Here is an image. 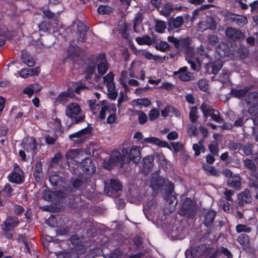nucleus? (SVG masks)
Returning a JSON list of instances; mask_svg holds the SVG:
<instances>
[{"instance_id":"obj_1","label":"nucleus","mask_w":258,"mask_h":258,"mask_svg":"<svg viewBox=\"0 0 258 258\" xmlns=\"http://www.w3.org/2000/svg\"><path fill=\"white\" fill-rule=\"evenodd\" d=\"M65 114L71 120L72 124H77L83 122L85 115L79 105L77 103H71L65 108Z\"/></svg>"},{"instance_id":"obj_2","label":"nucleus","mask_w":258,"mask_h":258,"mask_svg":"<svg viewBox=\"0 0 258 258\" xmlns=\"http://www.w3.org/2000/svg\"><path fill=\"white\" fill-rule=\"evenodd\" d=\"M121 154L124 159V163L131 160L135 163H138L141 160L140 149L137 146H133L130 149H123Z\"/></svg>"},{"instance_id":"obj_3","label":"nucleus","mask_w":258,"mask_h":258,"mask_svg":"<svg viewBox=\"0 0 258 258\" xmlns=\"http://www.w3.org/2000/svg\"><path fill=\"white\" fill-rule=\"evenodd\" d=\"M124 164V159L122 157L121 153L118 151H113L109 159H106L103 162V166L105 168L110 170L115 165L122 167Z\"/></svg>"},{"instance_id":"obj_4","label":"nucleus","mask_w":258,"mask_h":258,"mask_svg":"<svg viewBox=\"0 0 258 258\" xmlns=\"http://www.w3.org/2000/svg\"><path fill=\"white\" fill-rule=\"evenodd\" d=\"M167 39L169 42L173 43L174 46L177 49L185 51L187 52H190L191 50L188 37L178 39L173 36H168Z\"/></svg>"},{"instance_id":"obj_5","label":"nucleus","mask_w":258,"mask_h":258,"mask_svg":"<svg viewBox=\"0 0 258 258\" xmlns=\"http://www.w3.org/2000/svg\"><path fill=\"white\" fill-rule=\"evenodd\" d=\"M91 132V128H85L79 132L70 135L69 139L75 144H81L83 143L87 138V135Z\"/></svg>"},{"instance_id":"obj_6","label":"nucleus","mask_w":258,"mask_h":258,"mask_svg":"<svg viewBox=\"0 0 258 258\" xmlns=\"http://www.w3.org/2000/svg\"><path fill=\"white\" fill-rule=\"evenodd\" d=\"M19 223V220L17 217L9 216L4 222L2 229L6 232L11 231L18 226Z\"/></svg>"},{"instance_id":"obj_7","label":"nucleus","mask_w":258,"mask_h":258,"mask_svg":"<svg viewBox=\"0 0 258 258\" xmlns=\"http://www.w3.org/2000/svg\"><path fill=\"white\" fill-rule=\"evenodd\" d=\"M166 184V179L158 174H153L151 180L150 186L155 192L160 191L164 184Z\"/></svg>"},{"instance_id":"obj_8","label":"nucleus","mask_w":258,"mask_h":258,"mask_svg":"<svg viewBox=\"0 0 258 258\" xmlns=\"http://www.w3.org/2000/svg\"><path fill=\"white\" fill-rule=\"evenodd\" d=\"M116 108L114 104H109L106 101L101 102V108L99 112V118L100 120L105 119L106 115L111 113L112 112H116Z\"/></svg>"},{"instance_id":"obj_9","label":"nucleus","mask_w":258,"mask_h":258,"mask_svg":"<svg viewBox=\"0 0 258 258\" xmlns=\"http://www.w3.org/2000/svg\"><path fill=\"white\" fill-rule=\"evenodd\" d=\"M22 145L24 149L27 153H30L32 156L36 154L37 143L34 138H28L25 142H23Z\"/></svg>"},{"instance_id":"obj_10","label":"nucleus","mask_w":258,"mask_h":258,"mask_svg":"<svg viewBox=\"0 0 258 258\" xmlns=\"http://www.w3.org/2000/svg\"><path fill=\"white\" fill-rule=\"evenodd\" d=\"M198 26L201 31H204L208 29L215 30L217 28V22L214 18L209 17L205 21L199 22Z\"/></svg>"},{"instance_id":"obj_11","label":"nucleus","mask_w":258,"mask_h":258,"mask_svg":"<svg viewBox=\"0 0 258 258\" xmlns=\"http://www.w3.org/2000/svg\"><path fill=\"white\" fill-rule=\"evenodd\" d=\"M225 34L227 38L233 40H240L244 38L243 33L240 30L232 27L226 29Z\"/></svg>"},{"instance_id":"obj_12","label":"nucleus","mask_w":258,"mask_h":258,"mask_svg":"<svg viewBox=\"0 0 258 258\" xmlns=\"http://www.w3.org/2000/svg\"><path fill=\"white\" fill-rule=\"evenodd\" d=\"M89 28L83 23L79 22L77 25V31L76 33V37L78 42H84L86 40V33Z\"/></svg>"},{"instance_id":"obj_13","label":"nucleus","mask_w":258,"mask_h":258,"mask_svg":"<svg viewBox=\"0 0 258 258\" xmlns=\"http://www.w3.org/2000/svg\"><path fill=\"white\" fill-rule=\"evenodd\" d=\"M81 166L82 170L86 174L90 175L95 172V167L93 163L92 159L90 158H85L81 163Z\"/></svg>"},{"instance_id":"obj_14","label":"nucleus","mask_w":258,"mask_h":258,"mask_svg":"<svg viewBox=\"0 0 258 258\" xmlns=\"http://www.w3.org/2000/svg\"><path fill=\"white\" fill-rule=\"evenodd\" d=\"M238 199V205L240 206H242L246 204L250 203L252 201V198L250 190L248 188H245L243 191L239 194Z\"/></svg>"},{"instance_id":"obj_15","label":"nucleus","mask_w":258,"mask_h":258,"mask_svg":"<svg viewBox=\"0 0 258 258\" xmlns=\"http://www.w3.org/2000/svg\"><path fill=\"white\" fill-rule=\"evenodd\" d=\"M173 74L183 81H188L191 77V73L187 71L186 67L180 68L178 71L174 72Z\"/></svg>"},{"instance_id":"obj_16","label":"nucleus","mask_w":258,"mask_h":258,"mask_svg":"<svg viewBox=\"0 0 258 258\" xmlns=\"http://www.w3.org/2000/svg\"><path fill=\"white\" fill-rule=\"evenodd\" d=\"M227 185L231 188L239 190L241 185V178L238 175H234L227 180Z\"/></svg>"},{"instance_id":"obj_17","label":"nucleus","mask_w":258,"mask_h":258,"mask_svg":"<svg viewBox=\"0 0 258 258\" xmlns=\"http://www.w3.org/2000/svg\"><path fill=\"white\" fill-rule=\"evenodd\" d=\"M222 62L220 60H217L212 63H208L207 71L209 74H217L222 68Z\"/></svg>"},{"instance_id":"obj_18","label":"nucleus","mask_w":258,"mask_h":258,"mask_svg":"<svg viewBox=\"0 0 258 258\" xmlns=\"http://www.w3.org/2000/svg\"><path fill=\"white\" fill-rule=\"evenodd\" d=\"M157 210V204L155 202H149L144 208V212L147 218L151 220V215L155 213Z\"/></svg>"},{"instance_id":"obj_19","label":"nucleus","mask_w":258,"mask_h":258,"mask_svg":"<svg viewBox=\"0 0 258 258\" xmlns=\"http://www.w3.org/2000/svg\"><path fill=\"white\" fill-rule=\"evenodd\" d=\"M74 96V93L70 89L66 91L62 92L56 98V101L59 103L64 104L68 101L69 98H72Z\"/></svg>"},{"instance_id":"obj_20","label":"nucleus","mask_w":258,"mask_h":258,"mask_svg":"<svg viewBox=\"0 0 258 258\" xmlns=\"http://www.w3.org/2000/svg\"><path fill=\"white\" fill-rule=\"evenodd\" d=\"M143 143L153 144L160 147H169L168 144L167 142L162 141L160 139L154 137L144 139Z\"/></svg>"},{"instance_id":"obj_21","label":"nucleus","mask_w":258,"mask_h":258,"mask_svg":"<svg viewBox=\"0 0 258 258\" xmlns=\"http://www.w3.org/2000/svg\"><path fill=\"white\" fill-rule=\"evenodd\" d=\"M216 213L213 211L207 212L204 215V224L207 227H211L214 221Z\"/></svg>"},{"instance_id":"obj_22","label":"nucleus","mask_w":258,"mask_h":258,"mask_svg":"<svg viewBox=\"0 0 258 258\" xmlns=\"http://www.w3.org/2000/svg\"><path fill=\"white\" fill-rule=\"evenodd\" d=\"M154 157L152 156H148L144 158L142 160L143 171L145 173H148L153 166Z\"/></svg>"},{"instance_id":"obj_23","label":"nucleus","mask_w":258,"mask_h":258,"mask_svg":"<svg viewBox=\"0 0 258 258\" xmlns=\"http://www.w3.org/2000/svg\"><path fill=\"white\" fill-rule=\"evenodd\" d=\"M237 241L243 249H246L249 246V236L245 233L240 234L237 238Z\"/></svg>"},{"instance_id":"obj_24","label":"nucleus","mask_w":258,"mask_h":258,"mask_svg":"<svg viewBox=\"0 0 258 258\" xmlns=\"http://www.w3.org/2000/svg\"><path fill=\"white\" fill-rule=\"evenodd\" d=\"M58 192L56 191H51L48 190H45L42 193L43 199L47 201H51L54 200H57V195Z\"/></svg>"},{"instance_id":"obj_25","label":"nucleus","mask_w":258,"mask_h":258,"mask_svg":"<svg viewBox=\"0 0 258 258\" xmlns=\"http://www.w3.org/2000/svg\"><path fill=\"white\" fill-rule=\"evenodd\" d=\"M118 29L123 38L128 39L129 34L127 32V25L125 22L123 21L120 22L118 24Z\"/></svg>"},{"instance_id":"obj_26","label":"nucleus","mask_w":258,"mask_h":258,"mask_svg":"<svg viewBox=\"0 0 258 258\" xmlns=\"http://www.w3.org/2000/svg\"><path fill=\"white\" fill-rule=\"evenodd\" d=\"M21 59L24 63L29 67H32L34 65L35 62L33 58L30 56L27 52H21Z\"/></svg>"},{"instance_id":"obj_27","label":"nucleus","mask_w":258,"mask_h":258,"mask_svg":"<svg viewBox=\"0 0 258 258\" xmlns=\"http://www.w3.org/2000/svg\"><path fill=\"white\" fill-rule=\"evenodd\" d=\"M249 88L245 87L243 89L236 90V89H232L231 90L232 95L235 97L238 98L239 99L243 98L247 93L249 90Z\"/></svg>"},{"instance_id":"obj_28","label":"nucleus","mask_w":258,"mask_h":258,"mask_svg":"<svg viewBox=\"0 0 258 258\" xmlns=\"http://www.w3.org/2000/svg\"><path fill=\"white\" fill-rule=\"evenodd\" d=\"M190 203L189 200L188 199L186 200L185 202L182 205L181 208L179 212V213L181 215H189L191 212V205L188 204Z\"/></svg>"},{"instance_id":"obj_29","label":"nucleus","mask_w":258,"mask_h":258,"mask_svg":"<svg viewBox=\"0 0 258 258\" xmlns=\"http://www.w3.org/2000/svg\"><path fill=\"white\" fill-rule=\"evenodd\" d=\"M200 109L203 113L204 117L205 118H207L209 115L212 113L213 111H214L215 109L212 108L211 106L204 103L201 105Z\"/></svg>"},{"instance_id":"obj_30","label":"nucleus","mask_w":258,"mask_h":258,"mask_svg":"<svg viewBox=\"0 0 258 258\" xmlns=\"http://www.w3.org/2000/svg\"><path fill=\"white\" fill-rule=\"evenodd\" d=\"M9 180L13 183L20 184L22 182L21 175L17 172H13L8 175Z\"/></svg>"},{"instance_id":"obj_31","label":"nucleus","mask_w":258,"mask_h":258,"mask_svg":"<svg viewBox=\"0 0 258 258\" xmlns=\"http://www.w3.org/2000/svg\"><path fill=\"white\" fill-rule=\"evenodd\" d=\"M243 164L244 167L252 172L257 170V166L252 159L246 158L243 161Z\"/></svg>"},{"instance_id":"obj_32","label":"nucleus","mask_w":258,"mask_h":258,"mask_svg":"<svg viewBox=\"0 0 258 258\" xmlns=\"http://www.w3.org/2000/svg\"><path fill=\"white\" fill-rule=\"evenodd\" d=\"M137 43L140 45L146 44L150 45L153 43L152 38L148 35H145L143 37H138L136 39Z\"/></svg>"},{"instance_id":"obj_33","label":"nucleus","mask_w":258,"mask_h":258,"mask_svg":"<svg viewBox=\"0 0 258 258\" xmlns=\"http://www.w3.org/2000/svg\"><path fill=\"white\" fill-rule=\"evenodd\" d=\"M235 230L238 233H241L242 232L249 233L251 232L252 228L247 225L239 224L236 226Z\"/></svg>"},{"instance_id":"obj_34","label":"nucleus","mask_w":258,"mask_h":258,"mask_svg":"<svg viewBox=\"0 0 258 258\" xmlns=\"http://www.w3.org/2000/svg\"><path fill=\"white\" fill-rule=\"evenodd\" d=\"M205 246L201 245L196 246L191 248V254L193 257H199L202 255L204 253Z\"/></svg>"},{"instance_id":"obj_35","label":"nucleus","mask_w":258,"mask_h":258,"mask_svg":"<svg viewBox=\"0 0 258 258\" xmlns=\"http://www.w3.org/2000/svg\"><path fill=\"white\" fill-rule=\"evenodd\" d=\"M247 103L249 105L258 104V92H252L250 93L248 95Z\"/></svg>"},{"instance_id":"obj_36","label":"nucleus","mask_w":258,"mask_h":258,"mask_svg":"<svg viewBox=\"0 0 258 258\" xmlns=\"http://www.w3.org/2000/svg\"><path fill=\"white\" fill-rule=\"evenodd\" d=\"M114 77V76L113 73L112 72H110L103 78V82L106 83L107 87L115 85Z\"/></svg>"},{"instance_id":"obj_37","label":"nucleus","mask_w":258,"mask_h":258,"mask_svg":"<svg viewBox=\"0 0 258 258\" xmlns=\"http://www.w3.org/2000/svg\"><path fill=\"white\" fill-rule=\"evenodd\" d=\"M108 68L109 64L106 61H101L97 65V71L101 76L104 75Z\"/></svg>"},{"instance_id":"obj_38","label":"nucleus","mask_w":258,"mask_h":258,"mask_svg":"<svg viewBox=\"0 0 258 258\" xmlns=\"http://www.w3.org/2000/svg\"><path fill=\"white\" fill-rule=\"evenodd\" d=\"M42 172V164L41 162L38 161L35 165V170L33 172V175L36 179H40Z\"/></svg>"},{"instance_id":"obj_39","label":"nucleus","mask_w":258,"mask_h":258,"mask_svg":"<svg viewBox=\"0 0 258 258\" xmlns=\"http://www.w3.org/2000/svg\"><path fill=\"white\" fill-rule=\"evenodd\" d=\"M143 16L142 13H137L136 15L133 24V27L135 32L137 33L139 32V30L138 29V27L139 26L140 24H141Z\"/></svg>"},{"instance_id":"obj_40","label":"nucleus","mask_w":258,"mask_h":258,"mask_svg":"<svg viewBox=\"0 0 258 258\" xmlns=\"http://www.w3.org/2000/svg\"><path fill=\"white\" fill-rule=\"evenodd\" d=\"M189 117L190 121L192 122H196L199 118L198 109L196 106L190 108Z\"/></svg>"},{"instance_id":"obj_41","label":"nucleus","mask_w":258,"mask_h":258,"mask_svg":"<svg viewBox=\"0 0 258 258\" xmlns=\"http://www.w3.org/2000/svg\"><path fill=\"white\" fill-rule=\"evenodd\" d=\"M97 11L100 15H109L112 12L113 9L110 6L101 5L99 6Z\"/></svg>"},{"instance_id":"obj_42","label":"nucleus","mask_w":258,"mask_h":258,"mask_svg":"<svg viewBox=\"0 0 258 258\" xmlns=\"http://www.w3.org/2000/svg\"><path fill=\"white\" fill-rule=\"evenodd\" d=\"M110 186L111 188L115 192H118L122 189V185L120 182L116 179H112L110 180Z\"/></svg>"},{"instance_id":"obj_43","label":"nucleus","mask_w":258,"mask_h":258,"mask_svg":"<svg viewBox=\"0 0 258 258\" xmlns=\"http://www.w3.org/2000/svg\"><path fill=\"white\" fill-rule=\"evenodd\" d=\"M243 153L246 156L251 155L253 153V145L249 142L242 147Z\"/></svg>"},{"instance_id":"obj_44","label":"nucleus","mask_w":258,"mask_h":258,"mask_svg":"<svg viewBox=\"0 0 258 258\" xmlns=\"http://www.w3.org/2000/svg\"><path fill=\"white\" fill-rule=\"evenodd\" d=\"M107 95L111 100H115L117 96V92L115 90V86H111L107 87Z\"/></svg>"},{"instance_id":"obj_45","label":"nucleus","mask_w":258,"mask_h":258,"mask_svg":"<svg viewBox=\"0 0 258 258\" xmlns=\"http://www.w3.org/2000/svg\"><path fill=\"white\" fill-rule=\"evenodd\" d=\"M203 167L204 170L208 171L212 175L219 176L221 174L220 171L213 166H210L208 165H204Z\"/></svg>"},{"instance_id":"obj_46","label":"nucleus","mask_w":258,"mask_h":258,"mask_svg":"<svg viewBox=\"0 0 258 258\" xmlns=\"http://www.w3.org/2000/svg\"><path fill=\"white\" fill-rule=\"evenodd\" d=\"M13 191L11 185L9 183L6 184L3 188V189L0 191V194L6 197L7 198H10L12 194Z\"/></svg>"},{"instance_id":"obj_47","label":"nucleus","mask_w":258,"mask_h":258,"mask_svg":"<svg viewBox=\"0 0 258 258\" xmlns=\"http://www.w3.org/2000/svg\"><path fill=\"white\" fill-rule=\"evenodd\" d=\"M155 23V30L158 32L163 33L166 27L165 22L162 21L156 20Z\"/></svg>"},{"instance_id":"obj_48","label":"nucleus","mask_w":258,"mask_h":258,"mask_svg":"<svg viewBox=\"0 0 258 258\" xmlns=\"http://www.w3.org/2000/svg\"><path fill=\"white\" fill-rule=\"evenodd\" d=\"M43 14L44 16L48 18V19H52L53 21H57V17L58 13H57V14H55L52 12L50 11V10H44L43 11Z\"/></svg>"},{"instance_id":"obj_49","label":"nucleus","mask_w":258,"mask_h":258,"mask_svg":"<svg viewBox=\"0 0 258 258\" xmlns=\"http://www.w3.org/2000/svg\"><path fill=\"white\" fill-rule=\"evenodd\" d=\"M58 258H78L76 253L70 251H62L57 254Z\"/></svg>"},{"instance_id":"obj_50","label":"nucleus","mask_w":258,"mask_h":258,"mask_svg":"<svg viewBox=\"0 0 258 258\" xmlns=\"http://www.w3.org/2000/svg\"><path fill=\"white\" fill-rule=\"evenodd\" d=\"M219 253H222L225 256H227V258H232L233 254L227 248L224 247H221L217 249L216 251V254L218 255Z\"/></svg>"},{"instance_id":"obj_51","label":"nucleus","mask_w":258,"mask_h":258,"mask_svg":"<svg viewBox=\"0 0 258 258\" xmlns=\"http://www.w3.org/2000/svg\"><path fill=\"white\" fill-rule=\"evenodd\" d=\"M155 48L157 50L165 52L169 49V45L165 41H161L156 45Z\"/></svg>"},{"instance_id":"obj_52","label":"nucleus","mask_w":258,"mask_h":258,"mask_svg":"<svg viewBox=\"0 0 258 258\" xmlns=\"http://www.w3.org/2000/svg\"><path fill=\"white\" fill-rule=\"evenodd\" d=\"M249 186L258 188V173H254L249 180Z\"/></svg>"},{"instance_id":"obj_53","label":"nucleus","mask_w":258,"mask_h":258,"mask_svg":"<svg viewBox=\"0 0 258 258\" xmlns=\"http://www.w3.org/2000/svg\"><path fill=\"white\" fill-rule=\"evenodd\" d=\"M137 105L143 106L147 107L151 104L150 100L147 98H143L136 99L134 101Z\"/></svg>"},{"instance_id":"obj_54","label":"nucleus","mask_w":258,"mask_h":258,"mask_svg":"<svg viewBox=\"0 0 258 258\" xmlns=\"http://www.w3.org/2000/svg\"><path fill=\"white\" fill-rule=\"evenodd\" d=\"M235 23L238 26H243L247 23V19L246 17L242 15H237Z\"/></svg>"},{"instance_id":"obj_55","label":"nucleus","mask_w":258,"mask_h":258,"mask_svg":"<svg viewBox=\"0 0 258 258\" xmlns=\"http://www.w3.org/2000/svg\"><path fill=\"white\" fill-rule=\"evenodd\" d=\"M49 180L50 183L52 185L55 186L57 185L58 183L61 181V178L57 174L53 173L49 176Z\"/></svg>"},{"instance_id":"obj_56","label":"nucleus","mask_w":258,"mask_h":258,"mask_svg":"<svg viewBox=\"0 0 258 258\" xmlns=\"http://www.w3.org/2000/svg\"><path fill=\"white\" fill-rule=\"evenodd\" d=\"M198 86L200 89L206 91L208 89L209 85L206 79H201L198 82Z\"/></svg>"},{"instance_id":"obj_57","label":"nucleus","mask_w":258,"mask_h":258,"mask_svg":"<svg viewBox=\"0 0 258 258\" xmlns=\"http://www.w3.org/2000/svg\"><path fill=\"white\" fill-rule=\"evenodd\" d=\"M137 113L138 115V120L140 124L145 123L148 119L147 115L145 113L142 111H137Z\"/></svg>"},{"instance_id":"obj_58","label":"nucleus","mask_w":258,"mask_h":258,"mask_svg":"<svg viewBox=\"0 0 258 258\" xmlns=\"http://www.w3.org/2000/svg\"><path fill=\"white\" fill-rule=\"evenodd\" d=\"M19 75L22 78H26L33 76V71L30 69H24L20 71Z\"/></svg>"},{"instance_id":"obj_59","label":"nucleus","mask_w":258,"mask_h":258,"mask_svg":"<svg viewBox=\"0 0 258 258\" xmlns=\"http://www.w3.org/2000/svg\"><path fill=\"white\" fill-rule=\"evenodd\" d=\"M209 149L210 152L214 155H218L219 148L217 144L215 142H212L209 145Z\"/></svg>"},{"instance_id":"obj_60","label":"nucleus","mask_w":258,"mask_h":258,"mask_svg":"<svg viewBox=\"0 0 258 258\" xmlns=\"http://www.w3.org/2000/svg\"><path fill=\"white\" fill-rule=\"evenodd\" d=\"M209 116H211L214 121L218 123H222L223 121V119L219 115V113L215 109Z\"/></svg>"},{"instance_id":"obj_61","label":"nucleus","mask_w":258,"mask_h":258,"mask_svg":"<svg viewBox=\"0 0 258 258\" xmlns=\"http://www.w3.org/2000/svg\"><path fill=\"white\" fill-rule=\"evenodd\" d=\"M234 191L231 189H225L224 192V198L228 201L233 202L232 196L234 195Z\"/></svg>"},{"instance_id":"obj_62","label":"nucleus","mask_w":258,"mask_h":258,"mask_svg":"<svg viewBox=\"0 0 258 258\" xmlns=\"http://www.w3.org/2000/svg\"><path fill=\"white\" fill-rule=\"evenodd\" d=\"M148 115L150 120H154L159 116V111L156 108L152 109L150 111Z\"/></svg>"},{"instance_id":"obj_63","label":"nucleus","mask_w":258,"mask_h":258,"mask_svg":"<svg viewBox=\"0 0 258 258\" xmlns=\"http://www.w3.org/2000/svg\"><path fill=\"white\" fill-rule=\"evenodd\" d=\"M39 30L43 32H46L50 30V25L46 21H43L39 24Z\"/></svg>"},{"instance_id":"obj_64","label":"nucleus","mask_w":258,"mask_h":258,"mask_svg":"<svg viewBox=\"0 0 258 258\" xmlns=\"http://www.w3.org/2000/svg\"><path fill=\"white\" fill-rule=\"evenodd\" d=\"M248 112L251 115L258 114V104L250 105L248 108Z\"/></svg>"}]
</instances>
